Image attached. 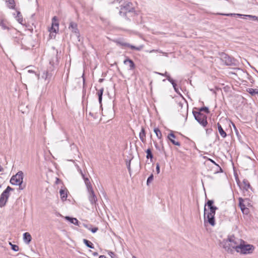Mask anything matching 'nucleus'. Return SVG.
Instances as JSON below:
<instances>
[{
    "mask_svg": "<svg viewBox=\"0 0 258 258\" xmlns=\"http://www.w3.org/2000/svg\"><path fill=\"white\" fill-rule=\"evenodd\" d=\"M242 239L237 238L234 235L229 236L228 238L224 239L221 243V246L228 253H233L234 250L237 251Z\"/></svg>",
    "mask_w": 258,
    "mask_h": 258,
    "instance_id": "obj_1",
    "label": "nucleus"
},
{
    "mask_svg": "<svg viewBox=\"0 0 258 258\" xmlns=\"http://www.w3.org/2000/svg\"><path fill=\"white\" fill-rule=\"evenodd\" d=\"M113 3L120 4L119 15L122 17H127V14L135 12L133 4L129 0H114Z\"/></svg>",
    "mask_w": 258,
    "mask_h": 258,
    "instance_id": "obj_2",
    "label": "nucleus"
},
{
    "mask_svg": "<svg viewBox=\"0 0 258 258\" xmlns=\"http://www.w3.org/2000/svg\"><path fill=\"white\" fill-rule=\"evenodd\" d=\"M254 249L255 247L253 245L248 244L246 241L242 240L236 252L240 254L247 255L252 254Z\"/></svg>",
    "mask_w": 258,
    "mask_h": 258,
    "instance_id": "obj_3",
    "label": "nucleus"
},
{
    "mask_svg": "<svg viewBox=\"0 0 258 258\" xmlns=\"http://www.w3.org/2000/svg\"><path fill=\"white\" fill-rule=\"evenodd\" d=\"M23 180V172L21 171L18 172V173L13 175L11 179L10 182L12 184L19 185V188L23 189V188L22 187V184Z\"/></svg>",
    "mask_w": 258,
    "mask_h": 258,
    "instance_id": "obj_4",
    "label": "nucleus"
},
{
    "mask_svg": "<svg viewBox=\"0 0 258 258\" xmlns=\"http://www.w3.org/2000/svg\"><path fill=\"white\" fill-rule=\"evenodd\" d=\"M14 189L10 186H8L6 189L2 193L0 196V207L3 208L8 202V199L10 197V192L13 191Z\"/></svg>",
    "mask_w": 258,
    "mask_h": 258,
    "instance_id": "obj_5",
    "label": "nucleus"
},
{
    "mask_svg": "<svg viewBox=\"0 0 258 258\" xmlns=\"http://www.w3.org/2000/svg\"><path fill=\"white\" fill-rule=\"evenodd\" d=\"M196 120L202 126H206L207 124V116L200 112L193 111Z\"/></svg>",
    "mask_w": 258,
    "mask_h": 258,
    "instance_id": "obj_6",
    "label": "nucleus"
},
{
    "mask_svg": "<svg viewBox=\"0 0 258 258\" xmlns=\"http://www.w3.org/2000/svg\"><path fill=\"white\" fill-rule=\"evenodd\" d=\"M69 29L75 35L78 40L80 41V35L79 30L78 29L77 24L74 22H71L69 24Z\"/></svg>",
    "mask_w": 258,
    "mask_h": 258,
    "instance_id": "obj_7",
    "label": "nucleus"
},
{
    "mask_svg": "<svg viewBox=\"0 0 258 258\" xmlns=\"http://www.w3.org/2000/svg\"><path fill=\"white\" fill-rule=\"evenodd\" d=\"M206 206V205H205ZM206 207H205L204 208V222L205 223L208 222L209 223L211 226H214L215 225V217L212 215H210L207 214L206 212Z\"/></svg>",
    "mask_w": 258,
    "mask_h": 258,
    "instance_id": "obj_8",
    "label": "nucleus"
},
{
    "mask_svg": "<svg viewBox=\"0 0 258 258\" xmlns=\"http://www.w3.org/2000/svg\"><path fill=\"white\" fill-rule=\"evenodd\" d=\"M88 193V199L91 205H94L96 204L97 199L95 195L93 188L87 190Z\"/></svg>",
    "mask_w": 258,
    "mask_h": 258,
    "instance_id": "obj_9",
    "label": "nucleus"
},
{
    "mask_svg": "<svg viewBox=\"0 0 258 258\" xmlns=\"http://www.w3.org/2000/svg\"><path fill=\"white\" fill-rule=\"evenodd\" d=\"M246 200H247V199L244 200L242 198H238L239 206L240 207L242 213L245 215H247L249 212V209L246 208L245 205L243 204V202Z\"/></svg>",
    "mask_w": 258,
    "mask_h": 258,
    "instance_id": "obj_10",
    "label": "nucleus"
},
{
    "mask_svg": "<svg viewBox=\"0 0 258 258\" xmlns=\"http://www.w3.org/2000/svg\"><path fill=\"white\" fill-rule=\"evenodd\" d=\"M117 43L119 44L120 45L126 46L130 47L132 49L136 50L138 51H140L144 48V45H141L138 46H135L129 43L124 42L123 41H118Z\"/></svg>",
    "mask_w": 258,
    "mask_h": 258,
    "instance_id": "obj_11",
    "label": "nucleus"
},
{
    "mask_svg": "<svg viewBox=\"0 0 258 258\" xmlns=\"http://www.w3.org/2000/svg\"><path fill=\"white\" fill-rule=\"evenodd\" d=\"M214 202L212 200H209L207 203V206L210 209V212L207 213V214L212 215L215 217L216 210L217 208L213 206Z\"/></svg>",
    "mask_w": 258,
    "mask_h": 258,
    "instance_id": "obj_12",
    "label": "nucleus"
},
{
    "mask_svg": "<svg viewBox=\"0 0 258 258\" xmlns=\"http://www.w3.org/2000/svg\"><path fill=\"white\" fill-rule=\"evenodd\" d=\"M221 59L227 66H230L233 63V58L225 53L221 55Z\"/></svg>",
    "mask_w": 258,
    "mask_h": 258,
    "instance_id": "obj_13",
    "label": "nucleus"
},
{
    "mask_svg": "<svg viewBox=\"0 0 258 258\" xmlns=\"http://www.w3.org/2000/svg\"><path fill=\"white\" fill-rule=\"evenodd\" d=\"M58 23L57 22V19L56 16L53 17L52 19V26L51 28V30L52 32L56 33L57 31H58Z\"/></svg>",
    "mask_w": 258,
    "mask_h": 258,
    "instance_id": "obj_14",
    "label": "nucleus"
},
{
    "mask_svg": "<svg viewBox=\"0 0 258 258\" xmlns=\"http://www.w3.org/2000/svg\"><path fill=\"white\" fill-rule=\"evenodd\" d=\"M156 73H157L160 75L166 77L167 78V80L172 84L175 91L176 92H177V89L176 88V84L175 83L174 81L170 78V77L169 75L167 74V72H165L164 74L157 73V72H156Z\"/></svg>",
    "mask_w": 258,
    "mask_h": 258,
    "instance_id": "obj_15",
    "label": "nucleus"
},
{
    "mask_svg": "<svg viewBox=\"0 0 258 258\" xmlns=\"http://www.w3.org/2000/svg\"><path fill=\"white\" fill-rule=\"evenodd\" d=\"M17 15H16L15 13L13 14V16H14L15 18L17 20V21L20 24L22 25H24V23H23V16L19 11H16Z\"/></svg>",
    "mask_w": 258,
    "mask_h": 258,
    "instance_id": "obj_16",
    "label": "nucleus"
},
{
    "mask_svg": "<svg viewBox=\"0 0 258 258\" xmlns=\"http://www.w3.org/2000/svg\"><path fill=\"white\" fill-rule=\"evenodd\" d=\"M7 7L10 9L16 10L15 0H5Z\"/></svg>",
    "mask_w": 258,
    "mask_h": 258,
    "instance_id": "obj_17",
    "label": "nucleus"
},
{
    "mask_svg": "<svg viewBox=\"0 0 258 258\" xmlns=\"http://www.w3.org/2000/svg\"><path fill=\"white\" fill-rule=\"evenodd\" d=\"M241 187L242 188L243 190L246 191H248L249 189H252L249 182L247 179H243L242 183L241 185Z\"/></svg>",
    "mask_w": 258,
    "mask_h": 258,
    "instance_id": "obj_18",
    "label": "nucleus"
},
{
    "mask_svg": "<svg viewBox=\"0 0 258 258\" xmlns=\"http://www.w3.org/2000/svg\"><path fill=\"white\" fill-rule=\"evenodd\" d=\"M168 138L169 140L170 141V142L174 145L179 146L180 145V144L179 142L176 141L174 140V138H175V135L173 133H170L168 136Z\"/></svg>",
    "mask_w": 258,
    "mask_h": 258,
    "instance_id": "obj_19",
    "label": "nucleus"
},
{
    "mask_svg": "<svg viewBox=\"0 0 258 258\" xmlns=\"http://www.w3.org/2000/svg\"><path fill=\"white\" fill-rule=\"evenodd\" d=\"M32 237L30 234L28 232H25L23 234V240L26 244H29L31 241Z\"/></svg>",
    "mask_w": 258,
    "mask_h": 258,
    "instance_id": "obj_20",
    "label": "nucleus"
},
{
    "mask_svg": "<svg viewBox=\"0 0 258 258\" xmlns=\"http://www.w3.org/2000/svg\"><path fill=\"white\" fill-rule=\"evenodd\" d=\"M139 138L141 141L143 143H145L146 141V133L145 131V129L143 127H142L141 132L139 134Z\"/></svg>",
    "mask_w": 258,
    "mask_h": 258,
    "instance_id": "obj_21",
    "label": "nucleus"
},
{
    "mask_svg": "<svg viewBox=\"0 0 258 258\" xmlns=\"http://www.w3.org/2000/svg\"><path fill=\"white\" fill-rule=\"evenodd\" d=\"M60 198L62 201H64L67 200L68 197L67 190L61 189L59 191Z\"/></svg>",
    "mask_w": 258,
    "mask_h": 258,
    "instance_id": "obj_22",
    "label": "nucleus"
},
{
    "mask_svg": "<svg viewBox=\"0 0 258 258\" xmlns=\"http://www.w3.org/2000/svg\"><path fill=\"white\" fill-rule=\"evenodd\" d=\"M217 126L220 135L222 138H225L227 136V134L224 131L222 126L219 123L217 124Z\"/></svg>",
    "mask_w": 258,
    "mask_h": 258,
    "instance_id": "obj_23",
    "label": "nucleus"
},
{
    "mask_svg": "<svg viewBox=\"0 0 258 258\" xmlns=\"http://www.w3.org/2000/svg\"><path fill=\"white\" fill-rule=\"evenodd\" d=\"M66 219L70 222L71 223L74 224L75 225L79 226V222L77 219L67 216L66 217Z\"/></svg>",
    "mask_w": 258,
    "mask_h": 258,
    "instance_id": "obj_24",
    "label": "nucleus"
},
{
    "mask_svg": "<svg viewBox=\"0 0 258 258\" xmlns=\"http://www.w3.org/2000/svg\"><path fill=\"white\" fill-rule=\"evenodd\" d=\"M124 63L126 64L127 63H129L130 69L133 70L135 68V65L133 61L129 58L126 59L124 60Z\"/></svg>",
    "mask_w": 258,
    "mask_h": 258,
    "instance_id": "obj_25",
    "label": "nucleus"
},
{
    "mask_svg": "<svg viewBox=\"0 0 258 258\" xmlns=\"http://www.w3.org/2000/svg\"><path fill=\"white\" fill-rule=\"evenodd\" d=\"M0 27L4 30H10V27L7 25V22L4 20L0 21Z\"/></svg>",
    "mask_w": 258,
    "mask_h": 258,
    "instance_id": "obj_26",
    "label": "nucleus"
},
{
    "mask_svg": "<svg viewBox=\"0 0 258 258\" xmlns=\"http://www.w3.org/2000/svg\"><path fill=\"white\" fill-rule=\"evenodd\" d=\"M103 91H104V89H103V88H102L100 89H99L97 92L98 100H99V103H100L101 106V102H102V95H103Z\"/></svg>",
    "mask_w": 258,
    "mask_h": 258,
    "instance_id": "obj_27",
    "label": "nucleus"
},
{
    "mask_svg": "<svg viewBox=\"0 0 258 258\" xmlns=\"http://www.w3.org/2000/svg\"><path fill=\"white\" fill-rule=\"evenodd\" d=\"M84 180L87 190L93 188L91 183L88 178L86 177L84 179Z\"/></svg>",
    "mask_w": 258,
    "mask_h": 258,
    "instance_id": "obj_28",
    "label": "nucleus"
},
{
    "mask_svg": "<svg viewBox=\"0 0 258 258\" xmlns=\"http://www.w3.org/2000/svg\"><path fill=\"white\" fill-rule=\"evenodd\" d=\"M83 242L87 247L91 248H94L93 244L89 240L86 239H84Z\"/></svg>",
    "mask_w": 258,
    "mask_h": 258,
    "instance_id": "obj_29",
    "label": "nucleus"
},
{
    "mask_svg": "<svg viewBox=\"0 0 258 258\" xmlns=\"http://www.w3.org/2000/svg\"><path fill=\"white\" fill-rule=\"evenodd\" d=\"M96 110H97V108H91L89 112V115L91 116L93 118H96V114L97 113V111H96Z\"/></svg>",
    "mask_w": 258,
    "mask_h": 258,
    "instance_id": "obj_30",
    "label": "nucleus"
},
{
    "mask_svg": "<svg viewBox=\"0 0 258 258\" xmlns=\"http://www.w3.org/2000/svg\"><path fill=\"white\" fill-rule=\"evenodd\" d=\"M154 133H155L157 137L160 139H161L162 138V133L161 132V131H160V130L158 128H155L154 129Z\"/></svg>",
    "mask_w": 258,
    "mask_h": 258,
    "instance_id": "obj_31",
    "label": "nucleus"
},
{
    "mask_svg": "<svg viewBox=\"0 0 258 258\" xmlns=\"http://www.w3.org/2000/svg\"><path fill=\"white\" fill-rule=\"evenodd\" d=\"M247 92L251 94L252 95L257 94H258V90L257 89H254L252 88H249L247 90Z\"/></svg>",
    "mask_w": 258,
    "mask_h": 258,
    "instance_id": "obj_32",
    "label": "nucleus"
},
{
    "mask_svg": "<svg viewBox=\"0 0 258 258\" xmlns=\"http://www.w3.org/2000/svg\"><path fill=\"white\" fill-rule=\"evenodd\" d=\"M146 153H147V158H148V159L150 158L151 160H152V159L153 158V155H152L151 149H148L146 151Z\"/></svg>",
    "mask_w": 258,
    "mask_h": 258,
    "instance_id": "obj_33",
    "label": "nucleus"
},
{
    "mask_svg": "<svg viewBox=\"0 0 258 258\" xmlns=\"http://www.w3.org/2000/svg\"><path fill=\"white\" fill-rule=\"evenodd\" d=\"M10 244L11 245V248L14 251H18L19 250V248L18 245L12 244L11 242H10Z\"/></svg>",
    "mask_w": 258,
    "mask_h": 258,
    "instance_id": "obj_34",
    "label": "nucleus"
},
{
    "mask_svg": "<svg viewBox=\"0 0 258 258\" xmlns=\"http://www.w3.org/2000/svg\"><path fill=\"white\" fill-rule=\"evenodd\" d=\"M49 74L47 71H44L42 76V78L46 80L48 78Z\"/></svg>",
    "mask_w": 258,
    "mask_h": 258,
    "instance_id": "obj_35",
    "label": "nucleus"
},
{
    "mask_svg": "<svg viewBox=\"0 0 258 258\" xmlns=\"http://www.w3.org/2000/svg\"><path fill=\"white\" fill-rule=\"evenodd\" d=\"M199 112H201V111H204L205 112H206L207 113H208L209 112V108L207 107H202L199 110Z\"/></svg>",
    "mask_w": 258,
    "mask_h": 258,
    "instance_id": "obj_36",
    "label": "nucleus"
},
{
    "mask_svg": "<svg viewBox=\"0 0 258 258\" xmlns=\"http://www.w3.org/2000/svg\"><path fill=\"white\" fill-rule=\"evenodd\" d=\"M153 180V175L151 174L147 179V183L149 184V183L152 181Z\"/></svg>",
    "mask_w": 258,
    "mask_h": 258,
    "instance_id": "obj_37",
    "label": "nucleus"
},
{
    "mask_svg": "<svg viewBox=\"0 0 258 258\" xmlns=\"http://www.w3.org/2000/svg\"><path fill=\"white\" fill-rule=\"evenodd\" d=\"M246 16L250 18H251L252 20L253 21H256L258 22V17L252 15H247Z\"/></svg>",
    "mask_w": 258,
    "mask_h": 258,
    "instance_id": "obj_38",
    "label": "nucleus"
},
{
    "mask_svg": "<svg viewBox=\"0 0 258 258\" xmlns=\"http://www.w3.org/2000/svg\"><path fill=\"white\" fill-rule=\"evenodd\" d=\"M88 229L90 230L92 233H95L97 231V230H98V228L97 227H94V228H88Z\"/></svg>",
    "mask_w": 258,
    "mask_h": 258,
    "instance_id": "obj_39",
    "label": "nucleus"
},
{
    "mask_svg": "<svg viewBox=\"0 0 258 258\" xmlns=\"http://www.w3.org/2000/svg\"><path fill=\"white\" fill-rule=\"evenodd\" d=\"M146 51L149 52V53H153V52H160V53H163L161 50H155V49H152L151 50Z\"/></svg>",
    "mask_w": 258,
    "mask_h": 258,
    "instance_id": "obj_40",
    "label": "nucleus"
},
{
    "mask_svg": "<svg viewBox=\"0 0 258 258\" xmlns=\"http://www.w3.org/2000/svg\"><path fill=\"white\" fill-rule=\"evenodd\" d=\"M157 173L159 174L160 173V166L159 163L156 164V167Z\"/></svg>",
    "mask_w": 258,
    "mask_h": 258,
    "instance_id": "obj_41",
    "label": "nucleus"
},
{
    "mask_svg": "<svg viewBox=\"0 0 258 258\" xmlns=\"http://www.w3.org/2000/svg\"><path fill=\"white\" fill-rule=\"evenodd\" d=\"M220 15L229 16L235 15L236 14H220Z\"/></svg>",
    "mask_w": 258,
    "mask_h": 258,
    "instance_id": "obj_42",
    "label": "nucleus"
},
{
    "mask_svg": "<svg viewBox=\"0 0 258 258\" xmlns=\"http://www.w3.org/2000/svg\"><path fill=\"white\" fill-rule=\"evenodd\" d=\"M77 167L78 168V171L79 172V173L80 174H82L83 172H82V170L80 168V167L78 165H77Z\"/></svg>",
    "mask_w": 258,
    "mask_h": 258,
    "instance_id": "obj_43",
    "label": "nucleus"
},
{
    "mask_svg": "<svg viewBox=\"0 0 258 258\" xmlns=\"http://www.w3.org/2000/svg\"><path fill=\"white\" fill-rule=\"evenodd\" d=\"M212 130L211 128L207 129L206 130V133H207V134H210L212 132Z\"/></svg>",
    "mask_w": 258,
    "mask_h": 258,
    "instance_id": "obj_44",
    "label": "nucleus"
},
{
    "mask_svg": "<svg viewBox=\"0 0 258 258\" xmlns=\"http://www.w3.org/2000/svg\"><path fill=\"white\" fill-rule=\"evenodd\" d=\"M109 255L112 257L113 255H114V253L113 252L110 251L109 252Z\"/></svg>",
    "mask_w": 258,
    "mask_h": 258,
    "instance_id": "obj_45",
    "label": "nucleus"
},
{
    "mask_svg": "<svg viewBox=\"0 0 258 258\" xmlns=\"http://www.w3.org/2000/svg\"><path fill=\"white\" fill-rule=\"evenodd\" d=\"M81 176H82V178H83V179H84L85 178H86V177H85V174H84L83 173H82V174H81Z\"/></svg>",
    "mask_w": 258,
    "mask_h": 258,
    "instance_id": "obj_46",
    "label": "nucleus"
},
{
    "mask_svg": "<svg viewBox=\"0 0 258 258\" xmlns=\"http://www.w3.org/2000/svg\"><path fill=\"white\" fill-rule=\"evenodd\" d=\"M99 258H106L105 255H100Z\"/></svg>",
    "mask_w": 258,
    "mask_h": 258,
    "instance_id": "obj_47",
    "label": "nucleus"
},
{
    "mask_svg": "<svg viewBox=\"0 0 258 258\" xmlns=\"http://www.w3.org/2000/svg\"><path fill=\"white\" fill-rule=\"evenodd\" d=\"M28 72L30 73H33L34 72L32 70H28Z\"/></svg>",
    "mask_w": 258,
    "mask_h": 258,
    "instance_id": "obj_48",
    "label": "nucleus"
},
{
    "mask_svg": "<svg viewBox=\"0 0 258 258\" xmlns=\"http://www.w3.org/2000/svg\"><path fill=\"white\" fill-rule=\"evenodd\" d=\"M93 254H94V255H98V253H97V252H94V253H93Z\"/></svg>",
    "mask_w": 258,
    "mask_h": 258,
    "instance_id": "obj_49",
    "label": "nucleus"
},
{
    "mask_svg": "<svg viewBox=\"0 0 258 258\" xmlns=\"http://www.w3.org/2000/svg\"><path fill=\"white\" fill-rule=\"evenodd\" d=\"M3 170V168L2 167V166L0 165V172L2 171Z\"/></svg>",
    "mask_w": 258,
    "mask_h": 258,
    "instance_id": "obj_50",
    "label": "nucleus"
},
{
    "mask_svg": "<svg viewBox=\"0 0 258 258\" xmlns=\"http://www.w3.org/2000/svg\"><path fill=\"white\" fill-rule=\"evenodd\" d=\"M127 168L128 170H130V164L128 165V167H127Z\"/></svg>",
    "mask_w": 258,
    "mask_h": 258,
    "instance_id": "obj_51",
    "label": "nucleus"
},
{
    "mask_svg": "<svg viewBox=\"0 0 258 258\" xmlns=\"http://www.w3.org/2000/svg\"><path fill=\"white\" fill-rule=\"evenodd\" d=\"M210 161H211L212 162H213V163L216 164V163H215V162L213 160H211H211H210Z\"/></svg>",
    "mask_w": 258,
    "mask_h": 258,
    "instance_id": "obj_52",
    "label": "nucleus"
},
{
    "mask_svg": "<svg viewBox=\"0 0 258 258\" xmlns=\"http://www.w3.org/2000/svg\"><path fill=\"white\" fill-rule=\"evenodd\" d=\"M233 125L234 128H235V130H236V127H235V125L233 124Z\"/></svg>",
    "mask_w": 258,
    "mask_h": 258,
    "instance_id": "obj_53",
    "label": "nucleus"
},
{
    "mask_svg": "<svg viewBox=\"0 0 258 258\" xmlns=\"http://www.w3.org/2000/svg\"><path fill=\"white\" fill-rule=\"evenodd\" d=\"M132 258H137V257L134 255L133 256Z\"/></svg>",
    "mask_w": 258,
    "mask_h": 258,
    "instance_id": "obj_54",
    "label": "nucleus"
},
{
    "mask_svg": "<svg viewBox=\"0 0 258 258\" xmlns=\"http://www.w3.org/2000/svg\"><path fill=\"white\" fill-rule=\"evenodd\" d=\"M84 226H85V227H86V228H88V227H87V225H84Z\"/></svg>",
    "mask_w": 258,
    "mask_h": 258,
    "instance_id": "obj_55",
    "label": "nucleus"
}]
</instances>
